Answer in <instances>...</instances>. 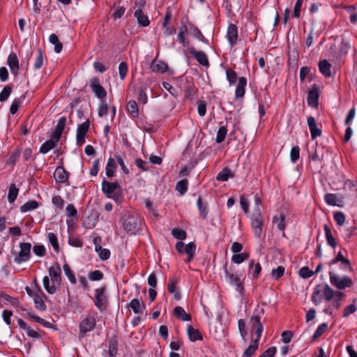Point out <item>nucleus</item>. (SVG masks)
Here are the masks:
<instances>
[{"label": "nucleus", "instance_id": "obj_61", "mask_svg": "<svg viewBox=\"0 0 357 357\" xmlns=\"http://www.w3.org/2000/svg\"><path fill=\"white\" fill-rule=\"evenodd\" d=\"M333 218L334 220L336 221L337 224L340 226L343 225L345 222V215L342 212H335L334 213Z\"/></svg>", "mask_w": 357, "mask_h": 357}, {"label": "nucleus", "instance_id": "obj_64", "mask_svg": "<svg viewBox=\"0 0 357 357\" xmlns=\"http://www.w3.org/2000/svg\"><path fill=\"white\" fill-rule=\"evenodd\" d=\"M276 351L277 349L275 347H271L264 351L260 357H274Z\"/></svg>", "mask_w": 357, "mask_h": 357}, {"label": "nucleus", "instance_id": "obj_21", "mask_svg": "<svg viewBox=\"0 0 357 357\" xmlns=\"http://www.w3.org/2000/svg\"><path fill=\"white\" fill-rule=\"evenodd\" d=\"M8 64L12 73L16 75L19 70V60L15 53L11 52L8 57Z\"/></svg>", "mask_w": 357, "mask_h": 357}, {"label": "nucleus", "instance_id": "obj_62", "mask_svg": "<svg viewBox=\"0 0 357 357\" xmlns=\"http://www.w3.org/2000/svg\"><path fill=\"white\" fill-rule=\"evenodd\" d=\"M300 149L298 146L291 148L290 158L292 162H296L299 158Z\"/></svg>", "mask_w": 357, "mask_h": 357}, {"label": "nucleus", "instance_id": "obj_29", "mask_svg": "<svg viewBox=\"0 0 357 357\" xmlns=\"http://www.w3.org/2000/svg\"><path fill=\"white\" fill-rule=\"evenodd\" d=\"M173 313L176 318L180 319L182 321L191 320V316L189 314H187L182 307L176 306L174 309Z\"/></svg>", "mask_w": 357, "mask_h": 357}, {"label": "nucleus", "instance_id": "obj_6", "mask_svg": "<svg viewBox=\"0 0 357 357\" xmlns=\"http://www.w3.org/2000/svg\"><path fill=\"white\" fill-rule=\"evenodd\" d=\"M225 281L229 284L236 287V290L242 294L243 291V282L240 277L234 273L231 266L227 267V264L224 267Z\"/></svg>", "mask_w": 357, "mask_h": 357}, {"label": "nucleus", "instance_id": "obj_18", "mask_svg": "<svg viewBox=\"0 0 357 357\" xmlns=\"http://www.w3.org/2000/svg\"><path fill=\"white\" fill-rule=\"evenodd\" d=\"M319 92L317 84H314L307 94V103L312 107H317L318 105Z\"/></svg>", "mask_w": 357, "mask_h": 357}, {"label": "nucleus", "instance_id": "obj_31", "mask_svg": "<svg viewBox=\"0 0 357 357\" xmlns=\"http://www.w3.org/2000/svg\"><path fill=\"white\" fill-rule=\"evenodd\" d=\"M59 141H56L55 139L52 138V136H51V139L46 141L45 143L42 144L40 149V152L45 154L47 152H49L51 149H54L56 146V143Z\"/></svg>", "mask_w": 357, "mask_h": 357}, {"label": "nucleus", "instance_id": "obj_63", "mask_svg": "<svg viewBox=\"0 0 357 357\" xmlns=\"http://www.w3.org/2000/svg\"><path fill=\"white\" fill-rule=\"evenodd\" d=\"M34 254L39 257H43L46 253V250L43 245H35L33 248Z\"/></svg>", "mask_w": 357, "mask_h": 357}, {"label": "nucleus", "instance_id": "obj_34", "mask_svg": "<svg viewBox=\"0 0 357 357\" xmlns=\"http://www.w3.org/2000/svg\"><path fill=\"white\" fill-rule=\"evenodd\" d=\"M324 229L328 245L332 248H335L337 246V243L332 234L331 228L327 225H325Z\"/></svg>", "mask_w": 357, "mask_h": 357}, {"label": "nucleus", "instance_id": "obj_55", "mask_svg": "<svg viewBox=\"0 0 357 357\" xmlns=\"http://www.w3.org/2000/svg\"><path fill=\"white\" fill-rule=\"evenodd\" d=\"M238 325L241 336L243 340H245V337L248 335V331L245 321L243 319H239L238 321Z\"/></svg>", "mask_w": 357, "mask_h": 357}, {"label": "nucleus", "instance_id": "obj_45", "mask_svg": "<svg viewBox=\"0 0 357 357\" xmlns=\"http://www.w3.org/2000/svg\"><path fill=\"white\" fill-rule=\"evenodd\" d=\"M172 234L175 238L179 240H184L187 236L185 231L180 228H174L172 230Z\"/></svg>", "mask_w": 357, "mask_h": 357}, {"label": "nucleus", "instance_id": "obj_10", "mask_svg": "<svg viewBox=\"0 0 357 357\" xmlns=\"http://www.w3.org/2000/svg\"><path fill=\"white\" fill-rule=\"evenodd\" d=\"M96 325V320L94 317H86L79 324V337H84L85 334L93 331Z\"/></svg>", "mask_w": 357, "mask_h": 357}, {"label": "nucleus", "instance_id": "obj_11", "mask_svg": "<svg viewBox=\"0 0 357 357\" xmlns=\"http://www.w3.org/2000/svg\"><path fill=\"white\" fill-rule=\"evenodd\" d=\"M329 276L331 284L339 289H344L345 287H349L352 284L351 279L347 276L340 279L333 272L329 273Z\"/></svg>", "mask_w": 357, "mask_h": 357}, {"label": "nucleus", "instance_id": "obj_58", "mask_svg": "<svg viewBox=\"0 0 357 357\" xmlns=\"http://www.w3.org/2000/svg\"><path fill=\"white\" fill-rule=\"evenodd\" d=\"M119 73L121 80H123L128 73V64L125 61L120 63L119 66Z\"/></svg>", "mask_w": 357, "mask_h": 357}, {"label": "nucleus", "instance_id": "obj_23", "mask_svg": "<svg viewBox=\"0 0 357 357\" xmlns=\"http://www.w3.org/2000/svg\"><path fill=\"white\" fill-rule=\"evenodd\" d=\"M325 202L331 206H337L342 207L343 206V199H337L336 194L327 193L324 196Z\"/></svg>", "mask_w": 357, "mask_h": 357}, {"label": "nucleus", "instance_id": "obj_25", "mask_svg": "<svg viewBox=\"0 0 357 357\" xmlns=\"http://www.w3.org/2000/svg\"><path fill=\"white\" fill-rule=\"evenodd\" d=\"M188 29L185 25L182 26L178 29V33L177 36V40L179 43L182 44L184 47H186L189 45L188 40L185 37V33H187Z\"/></svg>", "mask_w": 357, "mask_h": 357}, {"label": "nucleus", "instance_id": "obj_60", "mask_svg": "<svg viewBox=\"0 0 357 357\" xmlns=\"http://www.w3.org/2000/svg\"><path fill=\"white\" fill-rule=\"evenodd\" d=\"M284 273V268L282 266H279L276 269H273L271 275L275 280L280 279Z\"/></svg>", "mask_w": 357, "mask_h": 357}, {"label": "nucleus", "instance_id": "obj_46", "mask_svg": "<svg viewBox=\"0 0 357 357\" xmlns=\"http://www.w3.org/2000/svg\"><path fill=\"white\" fill-rule=\"evenodd\" d=\"M227 132V129L226 126H223L220 127V128L218 131V133H217L216 139H215V141L218 144L222 143L225 140Z\"/></svg>", "mask_w": 357, "mask_h": 357}, {"label": "nucleus", "instance_id": "obj_2", "mask_svg": "<svg viewBox=\"0 0 357 357\" xmlns=\"http://www.w3.org/2000/svg\"><path fill=\"white\" fill-rule=\"evenodd\" d=\"M334 295V290L328 284H318L314 289L311 300L315 305H318L323 298L328 302L333 298Z\"/></svg>", "mask_w": 357, "mask_h": 357}, {"label": "nucleus", "instance_id": "obj_30", "mask_svg": "<svg viewBox=\"0 0 357 357\" xmlns=\"http://www.w3.org/2000/svg\"><path fill=\"white\" fill-rule=\"evenodd\" d=\"M319 68L320 72L325 75L326 77H331V64L326 59L321 60L319 61Z\"/></svg>", "mask_w": 357, "mask_h": 357}, {"label": "nucleus", "instance_id": "obj_5", "mask_svg": "<svg viewBox=\"0 0 357 357\" xmlns=\"http://www.w3.org/2000/svg\"><path fill=\"white\" fill-rule=\"evenodd\" d=\"M20 250L17 252L13 250H11V255L14 257V262L20 264L29 260L31 257V244L30 243H20Z\"/></svg>", "mask_w": 357, "mask_h": 357}, {"label": "nucleus", "instance_id": "obj_26", "mask_svg": "<svg viewBox=\"0 0 357 357\" xmlns=\"http://www.w3.org/2000/svg\"><path fill=\"white\" fill-rule=\"evenodd\" d=\"M151 68L153 72L163 73L167 70L168 66L163 61L154 60L151 63Z\"/></svg>", "mask_w": 357, "mask_h": 357}, {"label": "nucleus", "instance_id": "obj_15", "mask_svg": "<svg viewBox=\"0 0 357 357\" xmlns=\"http://www.w3.org/2000/svg\"><path fill=\"white\" fill-rule=\"evenodd\" d=\"M307 123L312 140L321 135V130L317 127L316 120L313 116H309L307 119Z\"/></svg>", "mask_w": 357, "mask_h": 357}, {"label": "nucleus", "instance_id": "obj_36", "mask_svg": "<svg viewBox=\"0 0 357 357\" xmlns=\"http://www.w3.org/2000/svg\"><path fill=\"white\" fill-rule=\"evenodd\" d=\"M40 203L38 202L36 200H31L26 202L24 204L20 206V211L22 213H25L33 209L37 208Z\"/></svg>", "mask_w": 357, "mask_h": 357}, {"label": "nucleus", "instance_id": "obj_17", "mask_svg": "<svg viewBox=\"0 0 357 357\" xmlns=\"http://www.w3.org/2000/svg\"><path fill=\"white\" fill-rule=\"evenodd\" d=\"M66 121L67 119L66 116H62L59 119L58 123L55 128V130L52 135V138L55 139L56 141L60 140L66 123Z\"/></svg>", "mask_w": 357, "mask_h": 357}, {"label": "nucleus", "instance_id": "obj_44", "mask_svg": "<svg viewBox=\"0 0 357 357\" xmlns=\"http://www.w3.org/2000/svg\"><path fill=\"white\" fill-rule=\"evenodd\" d=\"M43 63V54L41 48L37 50L36 58L33 65L35 69H40Z\"/></svg>", "mask_w": 357, "mask_h": 357}, {"label": "nucleus", "instance_id": "obj_27", "mask_svg": "<svg viewBox=\"0 0 357 357\" xmlns=\"http://www.w3.org/2000/svg\"><path fill=\"white\" fill-rule=\"evenodd\" d=\"M134 16L137 18L138 23L142 26H147L149 25L150 22L147 15L143 13L140 9H137L134 13Z\"/></svg>", "mask_w": 357, "mask_h": 357}, {"label": "nucleus", "instance_id": "obj_35", "mask_svg": "<svg viewBox=\"0 0 357 357\" xmlns=\"http://www.w3.org/2000/svg\"><path fill=\"white\" fill-rule=\"evenodd\" d=\"M197 207L200 213V215L203 219H206L208 215V206L206 203L202 202L201 196L197 199Z\"/></svg>", "mask_w": 357, "mask_h": 357}, {"label": "nucleus", "instance_id": "obj_8", "mask_svg": "<svg viewBox=\"0 0 357 357\" xmlns=\"http://www.w3.org/2000/svg\"><path fill=\"white\" fill-rule=\"evenodd\" d=\"M263 216L261 208H255L251 215V226L257 238H261L263 227Z\"/></svg>", "mask_w": 357, "mask_h": 357}, {"label": "nucleus", "instance_id": "obj_48", "mask_svg": "<svg viewBox=\"0 0 357 357\" xmlns=\"http://www.w3.org/2000/svg\"><path fill=\"white\" fill-rule=\"evenodd\" d=\"M63 271H64L66 275L68 278L70 282L73 284H75L77 282L76 278L74 275V274H73V271H71L68 264H65L63 266Z\"/></svg>", "mask_w": 357, "mask_h": 357}, {"label": "nucleus", "instance_id": "obj_52", "mask_svg": "<svg viewBox=\"0 0 357 357\" xmlns=\"http://www.w3.org/2000/svg\"><path fill=\"white\" fill-rule=\"evenodd\" d=\"M88 278L91 281H98L103 278V273L99 270L91 271L88 274Z\"/></svg>", "mask_w": 357, "mask_h": 357}, {"label": "nucleus", "instance_id": "obj_41", "mask_svg": "<svg viewBox=\"0 0 357 357\" xmlns=\"http://www.w3.org/2000/svg\"><path fill=\"white\" fill-rule=\"evenodd\" d=\"M18 192L19 189L16 188L15 184L12 183L9 187L8 194V200L10 203H13L15 201L18 195Z\"/></svg>", "mask_w": 357, "mask_h": 357}, {"label": "nucleus", "instance_id": "obj_7", "mask_svg": "<svg viewBox=\"0 0 357 357\" xmlns=\"http://www.w3.org/2000/svg\"><path fill=\"white\" fill-rule=\"evenodd\" d=\"M106 287L95 289L94 305L100 312H105L109 305L108 296L106 294Z\"/></svg>", "mask_w": 357, "mask_h": 357}, {"label": "nucleus", "instance_id": "obj_32", "mask_svg": "<svg viewBox=\"0 0 357 357\" xmlns=\"http://www.w3.org/2000/svg\"><path fill=\"white\" fill-rule=\"evenodd\" d=\"M188 335L189 339L192 342H195L196 340H202L203 337L202 333L199 330L194 328L192 326H189L188 328Z\"/></svg>", "mask_w": 357, "mask_h": 357}, {"label": "nucleus", "instance_id": "obj_14", "mask_svg": "<svg viewBox=\"0 0 357 357\" xmlns=\"http://www.w3.org/2000/svg\"><path fill=\"white\" fill-rule=\"evenodd\" d=\"M189 53L191 54L197 62L203 66L208 67L209 61L207 55L202 51H197L195 47L188 48Z\"/></svg>", "mask_w": 357, "mask_h": 357}, {"label": "nucleus", "instance_id": "obj_1", "mask_svg": "<svg viewBox=\"0 0 357 357\" xmlns=\"http://www.w3.org/2000/svg\"><path fill=\"white\" fill-rule=\"evenodd\" d=\"M61 273L60 266L56 263L49 268V275L52 280V285H50L49 276L46 275L43 278V283L44 288L50 294H54L60 289L61 284Z\"/></svg>", "mask_w": 357, "mask_h": 357}, {"label": "nucleus", "instance_id": "obj_56", "mask_svg": "<svg viewBox=\"0 0 357 357\" xmlns=\"http://www.w3.org/2000/svg\"><path fill=\"white\" fill-rule=\"evenodd\" d=\"M12 92V88L10 86H6L0 93V102L6 101Z\"/></svg>", "mask_w": 357, "mask_h": 357}, {"label": "nucleus", "instance_id": "obj_47", "mask_svg": "<svg viewBox=\"0 0 357 357\" xmlns=\"http://www.w3.org/2000/svg\"><path fill=\"white\" fill-rule=\"evenodd\" d=\"M47 238H48L49 242L52 244L54 250L56 252H59L60 248H59V243L57 241L56 236L54 233L50 232L47 234Z\"/></svg>", "mask_w": 357, "mask_h": 357}, {"label": "nucleus", "instance_id": "obj_33", "mask_svg": "<svg viewBox=\"0 0 357 357\" xmlns=\"http://www.w3.org/2000/svg\"><path fill=\"white\" fill-rule=\"evenodd\" d=\"M285 220L286 215L284 213H280L279 217H274L273 220V223H277V227L279 230L283 231V236H284V229H285Z\"/></svg>", "mask_w": 357, "mask_h": 357}, {"label": "nucleus", "instance_id": "obj_4", "mask_svg": "<svg viewBox=\"0 0 357 357\" xmlns=\"http://www.w3.org/2000/svg\"><path fill=\"white\" fill-rule=\"evenodd\" d=\"M120 189L117 182H109L104 178L102 181V191L108 198L113 199L116 202H121V196L116 192Z\"/></svg>", "mask_w": 357, "mask_h": 357}, {"label": "nucleus", "instance_id": "obj_19", "mask_svg": "<svg viewBox=\"0 0 357 357\" xmlns=\"http://www.w3.org/2000/svg\"><path fill=\"white\" fill-rule=\"evenodd\" d=\"M54 177L57 182L65 183L68 180V173L63 167L59 166L54 172Z\"/></svg>", "mask_w": 357, "mask_h": 357}, {"label": "nucleus", "instance_id": "obj_42", "mask_svg": "<svg viewBox=\"0 0 357 357\" xmlns=\"http://www.w3.org/2000/svg\"><path fill=\"white\" fill-rule=\"evenodd\" d=\"M338 261H341L347 268H351V264H350V261L349 259H347V258H345L342 253L341 252H340L337 256L335 257V259H333L331 264H336L337 262Z\"/></svg>", "mask_w": 357, "mask_h": 357}, {"label": "nucleus", "instance_id": "obj_28", "mask_svg": "<svg viewBox=\"0 0 357 357\" xmlns=\"http://www.w3.org/2000/svg\"><path fill=\"white\" fill-rule=\"evenodd\" d=\"M116 168V158H109L107 160V163L105 168L106 175L108 178H112L114 176Z\"/></svg>", "mask_w": 357, "mask_h": 357}, {"label": "nucleus", "instance_id": "obj_38", "mask_svg": "<svg viewBox=\"0 0 357 357\" xmlns=\"http://www.w3.org/2000/svg\"><path fill=\"white\" fill-rule=\"evenodd\" d=\"M257 340H252V344L244 351L243 357H251L258 349Z\"/></svg>", "mask_w": 357, "mask_h": 357}, {"label": "nucleus", "instance_id": "obj_24", "mask_svg": "<svg viewBox=\"0 0 357 357\" xmlns=\"http://www.w3.org/2000/svg\"><path fill=\"white\" fill-rule=\"evenodd\" d=\"M246 84H247L246 78L241 77L238 79V82L236 86V91H235L236 98H241L244 96Z\"/></svg>", "mask_w": 357, "mask_h": 357}, {"label": "nucleus", "instance_id": "obj_22", "mask_svg": "<svg viewBox=\"0 0 357 357\" xmlns=\"http://www.w3.org/2000/svg\"><path fill=\"white\" fill-rule=\"evenodd\" d=\"M227 38L231 46L236 44L238 38V29L234 24H231L228 26Z\"/></svg>", "mask_w": 357, "mask_h": 357}, {"label": "nucleus", "instance_id": "obj_59", "mask_svg": "<svg viewBox=\"0 0 357 357\" xmlns=\"http://www.w3.org/2000/svg\"><path fill=\"white\" fill-rule=\"evenodd\" d=\"M298 273L299 275L305 279L309 278L314 274V273L307 266L302 267Z\"/></svg>", "mask_w": 357, "mask_h": 357}, {"label": "nucleus", "instance_id": "obj_13", "mask_svg": "<svg viewBox=\"0 0 357 357\" xmlns=\"http://www.w3.org/2000/svg\"><path fill=\"white\" fill-rule=\"evenodd\" d=\"M90 126L89 120L79 125L77 129L76 141L78 146H82L85 142V137Z\"/></svg>", "mask_w": 357, "mask_h": 357}, {"label": "nucleus", "instance_id": "obj_57", "mask_svg": "<svg viewBox=\"0 0 357 357\" xmlns=\"http://www.w3.org/2000/svg\"><path fill=\"white\" fill-rule=\"evenodd\" d=\"M248 256L247 253H236L232 256L231 260L236 264H241L248 259Z\"/></svg>", "mask_w": 357, "mask_h": 357}, {"label": "nucleus", "instance_id": "obj_53", "mask_svg": "<svg viewBox=\"0 0 357 357\" xmlns=\"http://www.w3.org/2000/svg\"><path fill=\"white\" fill-rule=\"evenodd\" d=\"M335 298L333 299V306L339 309L341 305V301L344 296V294L342 291H335Z\"/></svg>", "mask_w": 357, "mask_h": 357}, {"label": "nucleus", "instance_id": "obj_16", "mask_svg": "<svg viewBox=\"0 0 357 357\" xmlns=\"http://www.w3.org/2000/svg\"><path fill=\"white\" fill-rule=\"evenodd\" d=\"M43 297L46 298V296L40 289L38 290V292L33 294V301L35 307L41 311H45L47 309L46 305L43 301Z\"/></svg>", "mask_w": 357, "mask_h": 357}, {"label": "nucleus", "instance_id": "obj_3", "mask_svg": "<svg viewBox=\"0 0 357 357\" xmlns=\"http://www.w3.org/2000/svg\"><path fill=\"white\" fill-rule=\"evenodd\" d=\"M121 220L124 230L128 234H135L140 229L142 220L137 214L126 212Z\"/></svg>", "mask_w": 357, "mask_h": 357}, {"label": "nucleus", "instance_id": "obj_37", "mask_svg": "<svg viewBox=\"0 0 357 357\" xmlns=\"http://www.w3.org/2000/svg\"><path fill=\"white\" fill-rule=\"evenodd\" d=\"M118 342L114 338H112L109 341L108 352L110 357H116L118 351Z\"/></svg>", "mask_w": 357, "mask_h": 357}, {"label": "nucleus", "instance_id": "obj_40", "mask_svg": "<svg viewBox=\"0 0 357 357\" xmlns=\"http://www.w3.org/2000/svg\"><path fill=\"white\" fill-rule=\"evenodd\" d=\"M234 174L231 171L227 168H224L216 176L218 181H226L229 177H233Z\"/></svg>", "mask_w": 357, "mask_h": 357}, {"label": "nucleus", "instance_id": "obj_49", "mask_svg": "<svg viewBox=\"0 0 357 357\" xmlns=\"http://www.w3.org/2000/svg\"><path fill=\"white\" fill-rule=\"evenodd\" d=\"M21 151L19 148H17L13 154L10 156L7 163L8 165L13 166L16 164L19 158L20 157Z\"/></svg>", "mask_w": 357, "mask_h": 357}, {"label": "nucleus", "instance_id": "obj_54", "mask_svg": "<svg viewBox=\"0 0 357 357\" xmlns=\"http://www.w3.org/2000/svg\"><path fill=\"white\" fill-rule=\"evenodd\" d=\"M227 79L228 82L232 84L236 82L238 77L236 73L231 68H229L226 71Z\"/></svg>", "mask_w": 357, "mask_h": 357}, {"label": "nucleus", "instance_id": "obj_50", "mask_svg": "<svg viewBox=\"0 0 357 357\" xmlns=\"http://www.w3.org/2000/svg\"><path fill=\"white\" fill-rule=\"evenodd\" d=\"M327 328V323H323L321 325H319L317 330L315 331L314 335H312V339L317 340V338H319L321 335H323V333L326 331Z\"/></svg>", "mask_w": 357, "mask_h": 357}, {"label": "nucleus", "instance_id": "obj_9", "mask_svg": "<svg viewBox=\"0 0 357 357\" xmlns=\"http://www.w3.org/2000/svg\"><path fill=\"white\" fill-rule=\"evenodd\" d=\"M176 249L179 253H185L188 255V258L185 259V262L189 263L194 257L196 250V245L193 242H190L187 245H185L182 241H178L176 244Z\"/></svg>", "mask_w": 357, "mask_h": 357}, {"label": "nucleus", "instance_id": "obj_39", "mask_svg": "<svg viewBox=\"0 0 357 357\" xmlns=\"http://www.w3.org/2000/svg\"><path fill=\"white\" fill-rule=\"evenodd\" d=\"M128 112L132 117H137L139 115V109L135 100H130L127 106Z\"/></svg>", "mask_w": 357, "mask_h": 357}, {"label": "nucleus", "instance_id": "obj_12", "mask_svg": "<svg viewBox=\"0 0 357 357\" xmlns=\"http://www.w3.org/2000/svg\"><path fill=\"white\" fill-rule=\"evenodd\" d=\"M89 85L97 98L103 99L106 97L107 91L105 88L100 85V82L98 77H93Z\"/></svg>", "mask_w": 357, "mask_h": 357}, {"label": "nucleus", "instance_id": "obj_20", "mask_svg": "<svg viewBox=\"0 0 357 357\" xmlns=\"http://www.w3.org/2000/svg\"><path fill=\"white\" fill-rule=\"evenodd\" d=\"M130 308L135 314H143L146 309V305L143 301H140L137 298H133L131 300L129 304Z\"/></svg>", "mask_w": 357, "mask_h": 357}, {"label": "nucleus", "instance_id": "obj_51", "mask_svg": "<svg viewBox=\"0 0 357 357\" xmlns=\"http://www.w3.org/2000/svg\"><path fill=\"white\" fill-rule=\"evenodd\" d=\"M146 89L145 87H140L139 89V95L137 97V100L140 103L145 105L148 102V96L146 93Z\"/></svg>", "mask_w": 357, "mask_h": 357}, {"label": "nucleus", "instance_id": "obj_43", "mask_svg": "<svg viewBox=\"0 0 357 357\" xmlns=\"http://www.w3.org/2000/svg\"><path fill=\"white\" fill-rule=\"evenodd\" d=\"M188 185V179L183 178L176 183V190L178 191L181 195H184L187 192Z\"/></svg>", "mask_w": 357, "mask_h": 357}]
</instances>
